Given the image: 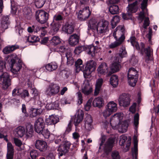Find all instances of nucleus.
Listing matches in <instances>:
<instances>
[{"label":"nucleus","mask_w":159,"mask_h":159,"mask_svg":"<svg viewBox=\"0 0 159 159\" xmlns=\"http://www.w3.org/2000/svg\"><path fill=\"white\" fill-rule=\"evenodd\" d=\"M108 22L106 20L98 23L97 25V30L100 33H105L108 30Z\"/></svg>","instance_id":"20"},{"label":"nucleus","mask_w":159,"mask_h":159,"mask_svg":"<svg viewBox=\"0 0 159 159\" xmlns=\"http://www.w3.org/2000/svg\"><path fill=\"white\" fill-rule=\"evenodd\" d=\"M45 127V123L43 119L39 118L34 123V128L35 131L39 133L42 134Z\"/></svg>","instance_id":"13"},{"label":"nucleus","mask_w":159,"mask_h":159,"mask_svg":"<svg viewBox=\"0 0 159 159\" xmlns=\"http://www.w3.org/2000/svg\"><path fill=\"white\" fill-rule=\"evenodd\" d=\"M150 21L149 18L147 17L145 18L144 23L143 24V27L145 29H147V27L149 25Z\"/></svg>","instance_id":"58"},{"label":"nucleus","mask_w":159,"mask_h":159,"mask_svg":"<svg viewBox=\"0 0 159 159\" xmlns=\"http://www.w3.org/2000/svg\"><path fill=\"white\" fill-rule=\"evenodd\" d=\"M19 46L17 45H8L6 47L3 49V52L4 53L7 54L19 48Z\"/></svg>","instance_id":"29"},{"label":"nucleus","mask_w":159,"mask_h":159,"mask_svg":"<svg viewBox=\"0 0 159 159\" xmlns=\"http://www.w3.org/2000/svg\"><path fill=\"white\" fill-rule=\"evenodd\" d=\"M140 53L142 55L145 54L146 56L145 62L148 63L149 61H153L152 57L153 50L150 46L145 48V44L143 42L140 43V49H139Z\"/></svg>","instance_id":"4"},{"label":"nucleus","mask_w":159,"mask_h":159,"mask_svg":"<svg viewBox=\"0 0 159 159\" xmlns=\"http://www.w3.org/2000/svg\"><path fill=\"white\" fill-rule=\"evenodd\" d=\"M117 125L119 132L124 133L127 131L129 124L127 121L125 120L121 122H120Z\"/></svg>","instance_id":"23"},{"label":"nucleus","mask_w":159,"mask_h":159,"mask_svg":"<svg viewBox=\"0 0 159 159\" xmlns=\"http://www.w3.org/2000/svg\"><path fill=\"white\" fill-rule=\"evenodd\" d=\"M120 67L121 66L119 62H114L113 63L111 67V71H110L108 73V76H110L113 73L118 71L119 70Z\"/></svg>","instance_id":"30"},{"label":"nucleus","mask_w":159,"mask_h":159,"mask_svg":"<svg viewBox=\"0 0 159 159\" xmlns=\"http://www.w3.org/2000/svg\"><path fill=\"white\" fill-rule=\"evenodd\" d=\"M120 20L119 16H116L114 17L111 23L112 28L114 29L115 27L117 25V24L120 21Z\"/></svg>","instance_id":"44"},{"label":"nucleus","mask_w":159,"mask_h":159,"mask_svg":"<svg viewBox=\"0 0 159 159\" xmlns=\"http://www.w3.org/2000/svg\"><path fill=\"white\" fill-rule=\"evenodd\" d=\"M71 144L70 142L65 141L58 147L57 151L59 152V156H62L67 153L70 149Z\"/></svg>","instance_id":"10"},{"label":"nucleus","mask_w":159,"mask_h":159,"mask_svg":"<svg viewBox=\"0 0 159 159\" xmlns=\"http://www.w3.org/2000/svg\"><path fill=\"white\" fill-rule=\"evenodd\" d=\"M148 0H143L141 3V8L142 11H144L148 6Z\"/></svg>","instance_id":"60"},{"label":"nucleus","mask_w":159,"mask_h":159,"mask_svg":"<svg viewBox=\"0 0 159 159\" xmlns=\"http://www.w3.org/2000/svg\"><path fill=\"white\" fill-rule=\"evenodd\" d=\"M108 68L107 64L105 62H102L98 66L97 69L98 74L101 75L105 74L108 73Z\"/></svg>","instance_id":"25"},{"label":"nucleus","mask_w":159,"mask_h":159,"mask_svg":"<svg viewBox=\"0 0 159 159\" xmlns=\"http://www.w3.org/2000/svg\"><path fill=\"white\" fill-rule=\"evenodd\" d=\"M30 155L32 159H36L38 156V153L36 150H33L30 152Z\"/></svg>","instance_id":"62"},{"label":"nucleus","mask_w":159,"mask_h":159,"mask_svg":"<svg viewBox=\"0 0 159 159\" xmlns=\"http://www.w3.org/2000/svg\"><path fill=\"white\" fill-rule=\"evenodd\" d=\"M39 109L31 107L30 109V116L31 117L36 116L40 114V112L38 111Z\"/></svg>","instance_id":"43"},{"label":"nucleus","mask_w":159,"mask_h":159,"mask_svg":"<svg viewBox=\"0 0 159 159\" xmlns=\"http://www.w3.org/2000/svg\"><path fill=\"white\" fill-rule=\"evenodd\" d=\"M14 149L11 143L9 142L7 144V152L6 155L7 159H13Z\"/></svg>","instance_id":"22"},{"label":"nucleus","mask_w":159,"mask_h":159,"mask_svg":"<svg viewBox=\"0 0 159 159\" xmlns=\"http://www.w3.org/2000/svg\"><path fill=\"white\" fill-rule=\"evenodd\" d=\"M120 0H110L109 2L111 5L109 7V11L112 14H116L119 13V8L118 6L115 4Z\"/></svg>","instance_id":"16"},{"label":"nucleus","mask_w":159,"mask_h":159,"mask_svg":"<svg viewBox=\"0 0 159 159\" xmlns=\"http://www.w3.org/2000/svg\"><path fill=\"white\" fill-rule=\"evenodd\" d=\"M110 84L113 87H116L118 84V76L115 75H112L110 78Z\"/></svg>","instance_id":"38"},{"label":"nucleus","mask_w":159,"mask_h":159,"mask_svg":"<svg viewBox=\"0 0 159 159\" xmlns=\"http://www.w3.org/2000/svg\"><path fill=\"white\" fill-rule=\"evenodd\" d=\"M58 106L57 104L50 103H47L46 106V108L48 110H50L52 109H56L57 107Z\"/></svg>","instance_id":"51"},{"label":"nucleus","mask_w":159,"mask_h":159,"mask_svg":"<svg viewBox=\"0 0 159 159\" xmlns=\"http://www.w3.org/2000/svg\"><path fill=\"white\" fill-rule=\"evenodd\" d=\"M20 95L23 99H25L26 97H28L29 96V94L28 91L27 90L25 89L23 90L22 93L20 92Z\"/></svg>","instance_id":"56"},{"label":"nucleus","mask_w":159,"mask_h":159,"mask_svg":"<svg viewBox=\"0 0 159 159\" xmlns=\"http://www.w3.org/2000/svg\"><path fill=\"white\" fill-rule=\"evenodd\" d=\"M15 131L18 136L20 137H22L25 134V129L21 126L18 127L16 129Z\"/></svg>","instance_id":"42"},{"label":"nucleus","mask_w":159,"mask_h":159,"mask_svg":"<svg viewBox=\"0 0 159 159\" xmlns=\"http://www.w3.org/2000/svg\"><path fill=\"white\" fill-rule=\"evenodd\" d=\"M111 156L112 159H120V156L118 151H114L112 152Z\"/></svg>","instance_id":"54"},{"label":"nucleus","mask_w":159,"mask_h":159,"mask_svg":"<svg viewBox=\"0 0 159 159\" xmlns=\"http://www.w3.org/2000/svg\"><path fill=\"white\" fill-rule=\"evenodd\" d=\"M9 18L8 16H3L1 24L2 27L3 29L5 30L8 28V25L9 24Z\"/></svg>","instance_id":"34"},{"label":"nucleus","mask_w":159,"mask_h":159,"mask_svg":"<svg viewBox=\"0 0 159 159\" xmlns=\"http://www.w3.org/2000/svg\"><path fill=\"white\" fill-rule=\"evenodd\" d=\"M6 64L3 60H0V73H2L4 69L6 68Z\"/></svg>","instance_id":"57"},{"label":"nucleus","mask_w":159,"mask_h":159,"mask_svg":"<svg viewBox=\"0 0 159 159\" xmlns=\"http://www.w3.org/2000/svg\"><path fill=\"white\" fill-rule=\"evenodd\" d=\"M14 141L16 146L19 147H20L21 146L22 143L21 141L18 139L15 138L14 139Z\"/></svg>","instance_id":"64"},{"label":"nucleus","mask_w":159,"mask_h":159,"mask_svg":"<svg viewBox=\"0 0 159 159\" xmlns=\"http://www.w3.org/2000/svg\"><path fill=\"white\" fill-rule=\"evenodd\" d=\"M130 95L128 93H123L119 98L118 101L120 106L127 107L130 104Z\"/></svg>","instance_id":"11"},{"label":"nucleus","mask_w":159,"mask_h":159,"mask_svg":"<svg viewBox=\"0 0 159 159\" xmlns=\"http://www.w3.org/2000/svg\"><path fill=\"white\" fill-rule=\"evenodd\" d=\"M137 5V2L135 1L132 4L129 5L128 9V13L129 15H131L132 13H135L136 10L135 9V7Z\"/></svg>","instance_id":"39"},{"label":"nucleus","mask_w":159,"mask_h":159,"mask_svg":"<svg viewBox=\"0 0 159 159\" xmlns=\"http://www.w3.org/2000/svg\"><path fill=\"white\" fill-rule=\"evenodd\" d=\"M103 79L101 78L98 79L97 81L94 92V95H97L99 93L103 84Z\"/></svg>","instance_id":"31"},{"label":"nucleus","mask_w":159,"mask_h":159,"mask_svg":"<svg viewBox=\"0 0 159 159\" xmlns=\"http://www.w3.org/2000/svg\"><path fill=\"white\" fill-rule=\"evenodd\" d=\"M83 61L81 59H78L75 62V66L77 68H80V70L83 71L84 78H89L92 72L96 69V62L93 60H90L87 62L85 67L82 65Z\"/></svg>","instance_id":"1"},{"label":"nucleus","mask_w":159,"mask_h":159,"mask_svg":"<svg viewBox=\"0 0 159 159\" xmlns=\"http://www.w3.org/2000/svg\"><path fill=\"white\" fill-rule=\"evenodd\" d=\"M45 1V0H38L35 1V5L38 8H40L44 5Z\"/></svg>","instance_id":"50"},{"label":"nucleus","mask_w":159,"mask_h":159,"mask_svg":"<svg viewBox=\"0 0 159 159\" xmlns=\"http://www.w3.org/2000/svg\"><path fill=\"white\" fill-rule=\"evenodd\" d=\"M63 29L66 33L70 34L73 32L74 27L71 23L67 22L63 27Z\"/></svg>","instance_id":"26"},{"label":"nucleus","mask_w":159,"mask_h":159,"mask_svg":"<svg viewBox=\"0 0 159 159\" xmlns=\"http://www.w3.org/2000/svg\"><path fill=\"white\" fill-rule=\"evenodd\" d=\"M89 8V7H86L79 11L78 15L79 19L81 21L85 20L89 17L91 12Z\"/></svg>","instance_id":"14"},{"label":"nucleus","mask_w":159,"mask_h":159,"mask_svg":"<svg viewBox=\"0 0 159 159\" xmlns=\"http://www.w3.org/2000/svg\"><path fill=\"white\" fill-rule=\"evenodd\" d=\"M7 63L13 70V72L16 74L22 67L21 60L19 59L16 54H12L8 56L7 58Z\"/></svg>","instance_id":"2"},{"label":"nucleus","mask_w":159,"mask_h":159,"mask_svg":"<svg viewBox=\"0 0 159 159\" xmlns=\"http://www.w3.org/2000/svg\"><path fill=\"white\" fill-rule=\"evenodd\" d=\"M0 84H2L4 89H6L11 85L10 76L7 72L3 73L0 75Z\"/></svg>","instance_id":"8"},{"label":"nucleus","mask_w":159,"mask_h":159,"mask_svg":"<svg viewBox=\"0 0 159 159\" xmlns=\"http://www.w3.org/2000/svg\"><path fill=\"white\" fill-rule=\"evenodd\" d=\"M59 121V118L57 116L52 115L49 116L48 118L46 119V123L48 125H55Z\"/></svg>","instance_id":"21"},{"label":"nucleus","mask_w":159,"mask_h":159,"mask_svg":"<svg viewBox=\"0 0 159 159\" xmlns=\"http://www.w3.org/2000/svg\"><path fill=\"white\" fill-rule=\"evenodd\" d=\"M93 104L94 107H97L101 108L104 105V102L103 99L101 97H99L94 99Z\"/></svg>","instance_id":"28"},{"label":"nucleus","mask_w":159,"mask_h":159,"mask_svg":"<svg viewBox=\"0 0 159 159\" xmlns=\"http://www.w3.org/2000/svg\"><path fill=\"white\" fill-rule=\"evenodd\" d=\"M79 38V36L77 34L71 35L69 39V44L72 46H75L78 43Z\"/></svg>","instance_id":"27"},{"label":"nucleus","mask_w":159,"mask_h":159,"mask_svg":"<svg viewBox=\"0 0 159 159\" xmlns=\"http://www.w3.org/2000/svg\"><path fill=\"white\" fill-rule=\"evenodd\" d=\"M145 17L144 11L142 10L139 14V20H141V22H142Z\"/></svg>","instance_id":"61"},{"label":"nucleus","mask_w":159,"mask_h":159,"mask_svg":"<svg viewBox=\"0 0 159 159\" xmlns=\"http://www.w3.org/2000/svg\"><path fill=\"white\" fill-rule=\"evenodd\" d=\"M127 54V52L125 50V47L123 46L121 47L119 53V56L121 58H122L125 56Z\"/></svg>","instance_id":"48"},{"label":"nucleus","mask_w":159,"mask_h":159,"mask_svg":"<svg viewBox=\"0 0 159 159\" xmlns=\"http://www.w3.org/2000/svg\"><path fill=\"white\" fill-rule=\"evenodd\" d=\"M69 47L67 46H61L59 48V50L58 52L62 53H65L66 56L67 53V51L69 49Z\"/></svg>","instance_id":"46"},{"label":"nucleus","mask_w":159,"mask_h":159,"mask_svg":"<svg viewBox=\"0 0 159 159\" xmlns=\"http://www.w3.org/2000/svg\"><path fill=\"white\" fill-rule=\"evenodd\" d=\"M134 149L132 150L133 154H134L135 158H137L138 154V140L137 137L134 136Z\"/></svg>","instance_id":"36"},{"label":"nucleus","mask_w":159,"mask_h":159,"mask_svg":"<svg viewBox=\"0 0 159 159\" xmlns=\"http://www.w3.org/2000/svg\"><path fill=\"white\" fill-rule=\"evenodd\" d=\"M106 108L113 113L117 111V105L113 101L110 102L107 105Z\"/></svg>","instance_id":"33"},{"label":"nucleus","mask_w":159,"mask_h":159,"mask_svg":"<svg viewBox=\"0 0 159 159\" xmlns=\"http://www.w3.org/2000/svg\"><path fill=\"white\" fill-rule=\"evenodd\" d=\"M24 14L27 16V19H30L32 15L31 10L30 9H25L24 10Z\"/></svg>","instance_id":"52"},{"label":"nucleus","mask_w":159,"mask_h":159,"mask_svg":"<svg viewBox=\"0 0 159 159\" xmlns=\"http://www.w3.org/2000/svg\"><path fill=\"white\" fill-rule=\"evenodd\" d=\"M63 20V17L59 14L55 15L53 17V21L55 22H58L59 23V21Z\"/></svg>","instance_id":"59"},{"label":"nucleus","mask_w":159,"mask_h":159,"mask_svg":"<svg viewBox=\"0 0 159 159\" xmlns=\"http://www.w3.org/2000/svg\"><path fill=\"white\" fill-rule=\"evenodd\" d=\"M127 136L124 134H123L120 137V139L119 142V144L121 146H124L125 142L127 140Z\"/></svg>","instance_id":"47"},{"label":"nucleus","mask_w":159,"mask_h":159,"mask_svg":"<svg viewBox=\"0 0 159 159\" xmlns=\"http://www.w3.org/2000/svg\"><path fill=\"white\" fill-rule=\"evenodd\" d=\"M84 116V113L81 112L80 113L77 112L72 118H71L70 120L66 129L63 135L65 136L66 135L68 134L71 130L72 127V122L74 121L75 125L76 128L79 123L82 121Z\"/></svg>","instance_id":"3"},{"label":"nucleus","mask_w":159,"mask_h":159,"mask_svg":"<svg viewBox=\"0 0 159 159\" xmlns=\"http://www.w3.org/2000/svg\"><path fill=\"white\" fill-rule=\"evenodd\" d=\"M60 87L54 83H50L46 90V93L51 96L57 93L59 91Z\"/></svg>","instance_id":"15"},{"label":"nucleus","mask_w":159,"mask_h":159,"mask_svg":"<svg viewBox=\"0 0 159 159\" xmlns=\"http://www.w3.org/2000/svg\"><path fill=\"white\" fill-rule=\"evenodd\" d=\"M50 45L51 46H55L61 43V39L58 36H53L50 41Z\"/></svg>","instance_id":"37"},{"label":"nucleus","mask_w":159,"mask_h":159,"mask_svg":"<svg viewBox=\"0 0 159 159\" xmlns=\"http://www.w3.org/2000/svg\"><path fill=\"white\" fill-rule=\"evenodd\" d=\"M138 72L134 68H130L128 72L127 77L129 83L132 87L135 86L138 78Z\"/></svg>","instance_id":"6"},{"label":"nucleus","mask_w":159,"mask_h":159,"mask_svg":"<svg viewBox=\"0 0 159 159\" xmlns=\"http://www.w3.org/2000/svg\"><path fill=\"white\" fill-rule=\"evenodd\" d=\"M115 139L112 138H109L105 143L104 148L103 150L104 153L108 155L112 151L113 147L114 146Z\"/></svg>","instance_id":"12"},{"label":"nucleus","mask_w":159,"mask_h":159,"mask_svg":"<svg viewBox=\"0 0 159 159\" xmlns=\"http://www.w3.org/2000/svg\"><path fill=\"white\" fill-rule=\"evenodd\" d=\"M112 113L111 111H110L107 108H106V110L103 112V116L105 119H106L107 117L110 116Z\"/></svg>","instance_id":"63"},{"label":"nucleus","mask_w":159,"mask_h":159,"mask_svg":"<svg viewBox=\"0 0 159 159\" xmlns=\"http://www.w3.org/2000/svg\"><path fill=\"white\" fill-rule=\"evenodd\" d=\"M130 43L132 46L135 48L137 50L140 49V45L136 41V38L134 36H132L130 37Z\"/></svg>","instance_id":"40"},{"label":"nucleus","mask_w":159,"mask_h":159,"mask_svg":"<svg viewBox=\"0 0 159 159\" xmlns=\"http://www.w3.org/2000/svg\"><path fill=\"white\" fill-rule=\"evenodd\" d=\"M49 13L43 10H38L35 12L36 20L41 24L47 22L49 18Z\"/></svg>","instance_id":"7"},{"label":"nucleus","mask_w":159,"mask_h":159,"mask_svg":"<svg viewBox=\"0 0 159 159\" xmlns=\"http://www.w3.org/2000/svg\"><path fill=\"white\" fill-rule=\"evenodd\" d=\"M57 65L55 62H51L45 66L46 69L50 72L55 70L57 68Z\"/></svg>","instance_id":"35"},{"label":"nucleus","mask_w":159,"mask_h":159,"mask_svg":"<svg viewBox=\"0 0 159 159\" xmlns=\"http://www.w3.org/2000/svg\"><path fill=\"white\" fill-rule=\"evenodd\" d=\"M40 39L38 37L34 35H30L27 39V41L30 43H34L39 41Z\"/></svg>","instance_id":"41"},{"label":"nucleus","mask_w":159,"mask_h":159,"mask_svg":"<svg viewBox=\"0 0 159 159\" xmlns=\"http://www.w3.org/2000/svg\"><path fill=\"white\" fill-rule=\"evenodd\" d=\"M93 122V119L92 117L90 116H89L86 118V120L85 122V126H88L90 128H88V129H91L92 123Z\"/></svg>","instance_id":"45"},{"label":"nucleus","mask_w":159,"mask_h":159,"mask_svg":"<svg viewBox=\"0 0 159 159\" xmlns=\"http://www.w3.org/2000/svg\"><path fill=\"white\" fill-rule=\"evenodd\" d=\"M119 28L120 29V31L122 33L121 36L118 40H116V41L113 43H112L109 45V47L110 48H116L120 46L124 41L125 39V30L124 27L121 26L120 27H119Z\"/></svg>","instance_id":"9"},{"label":"nucleus","mask_w":159,"mask_h":159,"mask_svg":"<svg viewBox=\"0 0 159 159\" xmlns=\"http://www.w3.org/2000/svg\"><path fill=\"white\" fill-rule=\"evenodd\" d=\"M66 136L64 135L63 134L62 135H61V137L60 136L58 137L57 139L55 140V143L56 144H58L62 142V143H63V142L65 141H67L66 140Z\"/></svg>","instance_id":"49"},{"label":"nucleus","mask_w":159,"mask_h":159,"mask_svg":"<svg viewBox=\"0 0 159 159\" xmlns=\"http://www.w3.org/2000/svg\"><path fill=\"white\" fill-rule=\"evenodd\" d=\"M34 132L33 126L30 123L26 125L25 134L27 139L30 138L33 136Z\"/></svg>","instance_id":"24"},{"label":"nucleus","mask_w":159,"mask_h":159,"mask_svg":"<svg viewBox=\"0 0 159 159\" xmlns=\"http://www.w3.org/2000/svg\"><path fill=\"white\" fill-rule=\"evenodd\" d=\"M66 57L67 59V65L68 66L72 65L74 62V59L72 57H68L67 54H66Z\"/></svg>","instance_id":"53"},{"label":"nucleus","mask_w":159,"mask_h":159,"mask_svg":"<svg viewBox=\"0 0 159 159\" xmlns=\"http://www.w3.org/2000/svg\"><path fill=\"white\" fill-rule=\"evenodd\" d=\"M121 116L120 113H117L114 114L111 118L110 120L111 126L113 127L118 125L120 122V120Z\"/></svg>","instance_id":"17"},{"label":"nucleus","mask_w":159,"mask_h":159,"mask_svg":"<svg viewBox=\"0 0 159 159\" xmlns=\"http://www.w3.org/2000/svg\"><path fill=\"white\" fill-rule=\"evenodd\" d=\"M61 26L60 23L53 21L51 24V31L53 34L56 33Z\"/></svg>","instance_id":"32"},{"label":"nucleus","mask_w":159,"mask_h":159,"mask_svg":"<svg viewBox=\"0 0 159 159\" xmlns=\"http://www.w3.org/2000/svg\"><path fill=\"white\" fill-rule=\"evenodd\" d=\"M95 48L92 45H79L74 50V53L77 55H79L83 51L87 52L89 55H91L92 57L95 55Z\"/></svg>","instance_id":"5"},{"label":"nucleus","mask_w":159,"mask_h":159,"mask_svg":"<svg viewBox=\"0 0 159 159\" xmlns=\"http://www.w3.org/2000/svg\"><path fill=\"white\" fill-rule=\"evenodd\" d=\"M36 148L41 152H44L46 150L47 148V143L42 140L38 139L36 141L35 143Z\"/></svg>","instance_id":"19"},{"label":"nucleus","mask_w":159,"mask_h":159,"mask_svg":"<svg viewBox=\"0 0 159 159\" xmlns=\"http://www.w3.org/2000/svg\"><path fill=\"white\" fill-rule=\"evenodd\" d=\"M82 88V92L85 95H88L92 92V88L90 84V81L89 80H85L83 83Z\"/></svg>","instance_id":"18"},{"label":"nucleus","mask_w":159,"mask_h":159,"mask_svg":"<svg viewBox=\"0 0 159 159\" xmlns=\"http://www.w3.org/2000/svg\"><path fill=\"white\" fill-rule=\"evenodd\" d=\"M139 115L138 113H136L134 117V125L135 127L138 126L139 124Z\"/></svg>","instance_id":"55"}]
</instances>
